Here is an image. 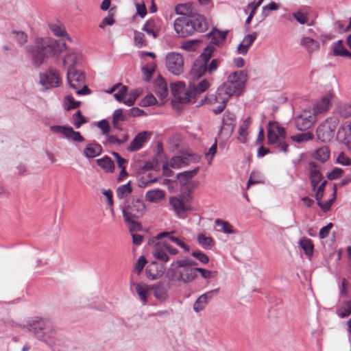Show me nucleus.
Segmentation results:
<instances>
[{
  "label": "nucleus",
  "mask_w": 351,
  "mask_h": 351,
  "mask_svg": "<svg viewBox=\"0 0 351 351\" xmlns=\"http://www.w3.org/2000/svg\"><path fill=\"white\" fill-rule=\"evenodd\" d=\"M124 221H130V218H140L145 212L143 201L139 198L129 197L121 206Z\"/></svg>",
  "instance_id": "nucleus-5"
},
{
  "label": "nucleus",
  "mask_w": 351,
  "mask_h": 351,
  "mask_svg": "<svg viewBox=\"0 0 351 351\" xmlns=\"http://www.w3.org/2000/svg\"><path fill=\"white\" fill-rule=\"evenodd\" d=\"M330 104V97L324 96L320 101H318L313 106V110L315 115L324 112L328 110Z\"/></svg>",
  "instance_id": "nucleus-28"
},
{
  "label": "nucleus",
  "mask_w": 351,
  "mask_h": 351,
  "mask_svg": "<svg viewBox=\"0 0 351 351\" xmlns=\"http://www.w3.org/2000/svg\"><path fill=\"white\" fill-rule=\"evenodd\" d=\"M207 304L208 302L206 301L205 299L201 295L193 304V310L196 313H198L204 309Z\"/></svg>",
  "instance_id": "nucleus-56"
},
{
  "label": "nucleus",
  "mask_w": 351,
  "mask_h": 351,
  "mask_svg": "<svg viewBox=\"0 0 351 351\" xmlns=\"http://www.w3.org/2000/svg\"><path fill=\"white\" fill-rule=\"evenodd\" d=\"M191 156V154L174 156L171 159L169 165L173 169H179L185 167L189 164L188 159Z\"/></svg>",
  "instance_id": "nucleus-33"
},
{
  "label": "nucleus",
  "mask_w": 351,
  "mask_h": 351,
  "mask_svg": "<svg viewBox=\"0 0 351 351\" xmlns=\"http://www.w3.org/2000/svg\"><path fill=\"white\" fill-rule=\"evenodd\" d=\"M221 92L217 89L215 94H210L204 98V101L209 104H215L219 103V105L213 109V112L219 114L223 111L226 106V104L230 98H226L225 96H221Z\"/></svg>",
  "instance_id": "nucleus-13"
},
{
  "label": "nucleus",
  "mask_w": 351,
  "mask_h": 351,
  "mask_svg": "<svg viewBox=\"0 0 351 351\" xmlns=\"http://www.w3.org/2000/svg\"><path fill=\"white\" fill-rule=\"evenodd\" d=\"M267 143L269 145L276 144L277 147L279 148V151L285 154L288 152L289 145L278 136L273 127L269 125L267 131Z\"/></svg>",
  "instance_id": "nucleus-16"
},
{
  "label": "nucleus",
  "mask_w": 351,
  "mask_h": 351,
  "mask_svg": "<svg viewBox=\"0 0 351 351\" xmlns=\"http://www.w3.org/2000/svg\"><path fill=\"white\" fill-rule=\"evenodd\" d=\"M197 239L198 243L206 250H210L214 246V241L210 237H206L204 234H199Z\"/></svg>",
  "instance_id": "nucleus-44"
},
{
  "label": "nucleus",
  "mask_w": 351,
  "mask_h": 351,
  "mask_svg": "<svg viewBox=\"0 0 351 351\" xmlns=\"http://www.w3.org/2000/svg\"><path fill=\"white\" fill-rule=\"evenodd\" d=\"M235 118L236 117L234 113L226 111L223 116V125H227L233 128L234 125Z\"/></svg>",
  "instance_id": "nucleus-53"
},
{
  "label": "nucleus",
  "mask_w": 351,
  "mask_h": 351,
  "mask_svg": "<svg viewBox=\"0 0 351 351\" xmlns=\"http://www.w3.org/2000/svg\"><path fill=\"white\" fill-rule=\"evenodd\" d=\"M154 90L161 100L165 99L168 95L167 84L160 75L154 81Z\"/></svg>",
  "instance_id": "nucleus-20"
},
{
  "label": "nucleus",
  "mask_w": 351,
  "mask_h": 351,
  "mask_svg": "<svg viewBox=\"0 0 351 351\" xmlns=\"http://www.w3.org/2000/svg\"><path fill=\"white\" fill-rule=\"evenodd\" d=\"M300 45L309 53H312L319 47V42L310 37H303L301 39Z\"/></svg>",
  "instance_id": "nucleus-35"
},
{
  "label": "nucleus",
  "mask_w": 351,
  "mask_h": 351,
  "mask_svg": "<svg viewBox=\"0 0 351 351\" xmlns=\"http://www.w3.org/2000/svg\"><path fill=\"white\" fill-rule=\"evenodd\" d=\"M165 197V192L160 189L149 190L145 194V199L149 202H158Z\"/></svg>",
  "instance_id": "nucleus-34"
},
{
  "label": "nucleus",
  "mask_w": 351,
  "mask_h": 351,
  "mask_svg": "<svg viewBox=\"0 0 351 351\" xmlns=\"http://www.w3.org/2000/svg\"><path fill=\"white\" fill-rule=\"evenodd\" d=\"M313 138H314V136H313V133H311L310 132H304V133H302V134H299L298 135L291 136V139L293 141L298 143L313 140Z\"/></svg>",
  "instance_id": "nucleus-50"
},
{
  "label": "nucleus",
  "mask_w": 351,
  "mask_h": 351,
  "mask_svg": "<svg viewBox=\"0 0 351 351\" xmlns=\"http://www.w3.org/2000/svg\"><path fill=\"white\" fill-rule=\"evenodd\" d=\"M49 27L54 36L60 37L66 36L69 40H71V38L67 35L64 28L59 22L49 24Z\"/></svg>",
  "instance_id": "nucleus-40"
},
{
  "label": "nucleus",
  "mask_w": 351,
  "mask_h": 351,
  "mask_svg": "<svg viewBox=\"0 0 351 351\" xmlns=\"http://www.w3.org/2000/svg\"><path fill=\"white\" fill-rule=\"evenodd\" d=\"M214 51V47L207 46L204 51L194 62L191 68V75L193 78H199L207 72V64L210 60Z\"/></svg>",
  "instance_id": "nucleus-7"
},
{
  "label": "nucleus",
  "mask_w": 351,
  "mask_h": 351,
  "mask_svg": "<svg viewBox=\"0 0 351 351\" xmlns=\"http://www.w3.org/2000/svg\"><path fill=\"white\" fill-rule=\"evenodd\" d=\"M50 130L55 134H62L69 141L82 143L85 140L80 132L75 131L71 126L51 125L50 126Z\"/></svg>",
  "instance_id": "nucleus-11"
},
{
  "label": "nucleus",
  "mask_w": 351,
  "mask_h": 351,
  "mask_svg": "<svg viewBox=\"0 0 351 351\" xmlns=\"http://www.w3.org/2000/svg\"><path fill=\"white\" fill-rule=\"evenodd\" d=\"M299 244L306 255L308 256H312L313 252V244L310 239L303 238L300 240Z\"/></svg>",
  "instance_id": "nucleus-45"
},
{
  "label": "nucleus",
  "mask_w": 351,
  "mask_h": 351,
  "mask_svg": "<svg viewBox=\"0 0 351 351\" xmlns=\"http://www.w3.org/2000/svg\"><path fill=\"white\" fill-rule=\"evenodd\" d=\"M247 79V74L243 71L233 72L228 75L226 82L217 89L221 92V96H225L226 98H230L234 95L239 96L243 90Z\"/></svg>",
  "instance_id": "nucleus-4"
},
{
  "label": "nucleus",
  "mask_w": 351,
  "mask_h": 351,
  "mask_svg": "<svg viewBox=\"0 0 351 351\" xmlns=\"http://www.w3.org/2000/svg\"><path fill=\"white\" fill-rule=\"evenodd\" d=\"M134 39L135 45L138 47H142L147 45L145 35L142 32L135 31Z\"/></svg>",
  "instance_id": "nucleus-57"
},
{
  "label": "nucleus",
  "mask_w": 351,
  "mask_h": 351,
  "mask_svg": "<svg viewBox=\"0 0 351 351\" xmlns=\"http://www.w3.org/2000/svg\"><path fill=\"white\" fill-rule=\"evenodd\" d=\"M84 155L88 158H93L99 156L102 152V147L98 143L93 141L88 143L84 149Z\"/></svg>",
  "instance_id": "nucleus-25"
},
{
  "label": "nucleus",
  "mask_w": 351,
  "mask_h": 351,
  "mask_svg": "<svg viewBox=\"0 0 351 351\" xmlns=\"http://www.w3.org/2000/svg\"><path fill=\"white\" fill-rule=\"evenodd\" d=\"M97 127L101 130L102 134L105 136H108L110 132V128L109 122L106 119H102L99 121L97 124Z\"/></svg>",
  "instance_id": "nucleus-62"
},
{
  "label": "nucleus",
  "mask_w": 351,
  "mask_h": 351,
  "mask_svg": "<svg viewBox=\"0 0 351 351\" xmlns=\"http://www.w3.org/2000/svg\"><path fill=\"white\" fill-rule=\"evenodd\" d=\"M330 148L328 146H323L317 149L315 152V158L324 163L327 161L330 157Z\"/></svg>",
  "instance_id": "nucleus-42"
},
{
  "label": "nucleus",
  "mask_w": 351,
  "mask_h": 351,
  "mask_svg": "<svg viewBox=\"0 0 351 351\" xmlns=\"http://www.w3.org/2000/svg\"><path fill=\"white\" fill-rule=\"evenodd\" d=\"M146 276L150 280H156L163 275V267L156 262H152L146 268Z\"/></svg>",
  "instance_id": "nucleus-22"
},
{
  "label": "nucleus",
  "mask_w": 351,
  "mask_h": 351,
  "mask_svg": "<svg viewBox=\"0 0 351 351\" xmlns=\"http://www.w3.org/2000/svg\"><path fill=\"white\" fill-rule=\"evenodd\" d=\"M308 13L304 9H300L297 12H293V17L301 25H312V21H309Z\"/></svg>",
  "instance_id": "nucleus-30"
},
{
  "label": "nucleus",
  "mask_w": 351,
  "mask_h": 351,
  "mask_svg": "<svg viewBox=\"0 0 351 351\" xmlns=\"http://www.w3.org/2000/svg\"><path fill=\"white\" fill-rule=\"evenodd\" d=\"M336 193H337L336 184H334V191L332 193V197L330 199H328V201H326L324 202H322L321 201L322 199H319V200H317V205L320 207V208L322 210L323 212L326 213L330 209L331 205L336 199Z\"/></svg>",
  "instance_id": "nucleus-43"
},
{
  "label": "nucleus",
  "mask_w": 351,
  "mask_h": 351,
  "mask_svg": "<svg viewBox=\"0 0 351 351\" xmlns=\"http://www.w3.org/2000/svg\"><path fill=\"white\" fill-rule=\"evenodd\" d=\"M40 84L46 89L58 86L61 79L57 70L49 68L47 72L40 73Z\"/></svg>",
  "instance_id": "nucleus-10"
},
{
  "label": "nucleus",
  "mask_w": 351,
  "mask_h": 351,
  "mask_svg": "<svg viewBox=\"0 0 351 351\" xmlns=\"http://www.w3.org/2000/svg\"><path fill=\"white\" fill-rule=\"evenodd\" d=\"M268 125L270 127H273L278 136H280L282 141H285L287 137V131L284 127L279 125L276 121H269Z\"/></svg>",
  "instance_id": "nucleus-51"
},
{
  "label": "nucleus",
  "mask_w": 351,
  "mask_h": 351,
  "mask_svg": "<svg viewBox=\"0 0 351 351\" xmlns=\"http://www.w3.org/2000/svg\"><path fill=\"white\" fill-rule=\"evenodd\" d=\"M176 265L180 267L194 268L193 266L197 265V263L193 260L186 258L176 261Z\"/></svg>",
  "instance_id": "nucleus-60"
},
{
  "label": "nucleus",
  "mask_w": 351,
  "mask_h": 351,
  "mask_svg": "<svg viewBox=\"0 0 351 351\" xmlns=\"http://www.w3.org/2000/svg\"><path fill=\"white\" fill-rule=\"evenodd\" d=\"M73 124L77 129L80 128L82 124L87 123V120L82 115V113L80 110H77L73 115Z\"/></svg>",
  "instance_id": "nucleus-52"
},
{
  "label": "nucleus",
  "mask_w": 351,
  "mask_h": 351,
  "mask_svg": "<svg viewBox=\"0 0 351 351\" xmlns=\"http://www.w3.org/2000/svg\"><path fill=\"white\" fill-rule=\"evenodd\" d=\"M191 255L193 257L198 259L201 263H202L204 264H206V263H208V261H209V258H208V256L206 254L201 252L200 250L193 251L191 253Z\"/></svg>",
  "instance_id": "nucleus-64"
},
{
  "label": "nucleus",
  "mask_w": 351,
  "mask_h": 351,
  "mask_svg": "<svg viewBox=\"0 0 351 351\" xmlns=\"http://www.w3.org/2000/svg\"><path fill=\"white\" fill-rule=\"evenodd\" d=\"M335 127L328 121L321 123L316 130L317 139L322 143H327L334 136Z\"/></svg>",
  "instance_id": "nucleus-14"
},
{
  "label": "nucleus",
  "mask_w": 351,
  "mask_h": 351,
  "mask_svg": "<svg viewBox=\"0 0 351 351\" xmlns=\"http://www.w3.org/2000/svg\"><path fill=\"white\" fill-rule=\"evenodd\" d=\"M208 27L205 17L200 14L191 15L190 17L182 16L174 22V29L181 37H188L195 32H204Z\"/></svg>",
  "instance_id": "nucleus-3"
},
{
  "label": "nucleus",
  "mask_w": 351,
  "mask_h": 351,
  "mask_svg": "<svg viewBox=\"0 0 351 351\" xmlns=\"http://www.w3.org/2000/svg\"><path fill=\"white\" fill-rule=\"evenodd\" d=\"M199 167H197L193 170L185 171L181 172L177 175L178 179L180 182H183L184 183L186 182L190 179L193 178L198 172Z\"/></svg>",
  "instance_id": "nucleus-47"
},
{
  "label": "nucleus",
  "mask_w": 351,
  "mask_h": 351,
  "mask_svg": "<svg viewBox=\"0 0 351 351\" xmlns=\"http://www.w3.org/2000/svg\"><path fill=\"white\" fill-rule=\"evenodd\" d=\"M97 164L101 167L106 172L112 173L114 169V164L112 160L105 156L104 157L97 159Z\"/></svg>",
  "instance_id": "nucleus-36"
},
{
  "label": "nucleus",
  "mask_w": 351,
  "mask_h": 351,
  "mask_svg": "<svg viewBox=\"0 0 351 351\" xmlns=\"http://www.w3.org/2000/svg\"><path fill=\"white\" fill-rule=\"evenodd\" d=\"M127 120V117L123 112V109L118 108L115 110L112 114V125L114 128L118 130H122L121 125L119 123L120 121H125Z\"/></svg>",
  "instance_id": "nucleus-31"
},
{
  "label": "nucleus",
  "mask_w": 351,
  "mask_h": 351,
  "mask_svg": "<svg viewBox=\"0 0 351 351\" xmlns=\"http://www.w3.org/2000/svg\"><path fill=\"white\" fill-rule=\"evenodd\" d=\"M333 52L335 56L351 58V53L343 47V42L341 40L334 44Z\"/></svg>",
  "instance_id": "nucleus-39"
},
{
  "label": "nucleus",
  "mask_w": 351,
  "mask_h": 351,
  "mask_svg": "<svg viewBox=\"0 0 351 351\" xmlns=\"http://www.w3.org/2000/svg\"><path fill=\"white\" fill-rule=\"evenodd\" d=\"M66 49L64 42L51 38H38L32 46V59L36 66L43 64L50 57H58Z\"/></svg>",
  "instance_id": "nucleus-1"
},
{
  "label": "nucleus",
  "mask_w": 351,
  "mask_h": 351,
  "mask_svg": "<svg viewBox=\"0 0 351 351\" xmlns=\"http://www.w3.org/2000/svg\"><path fill=\"white\" fill-rule=\"evenodd\" d=\"M128 93V87L125 85L121 84L117 90V92L114 94V97L119 102H123L125 100L124 97L126 96Z\"/></svg>",
  "instance_id": "nucleus-55"
},
{
  "label": "nucleus",
  "mask_w": 351,
  "mask_h": 351,
  "mask_svg": "<svg viewBox=\"0 0 351 351\" xmlns=\"http://www.w3.org/2000/svg\"><path fill=\"white\" fill-rule=\"evenodd\" d=\"M167 250L166 241H158L154 245L152 254L155 258L166 263L169 260Z\"/></svg>",
  "instance_id": "nucleus-17"
},
{
  "label": "nucleus",
  "mask_w": 351,
  "mask_h": 351,
  "mask_svg": "<svg viewBox=\"0 0 351 351\" xmlns=\"http://www.w3.org/2000/svg\"><path fill=\"white\" fill-rule=\"evenodd\" d=\"M227 32H221L216 28H213L211 32L206 34V36L211 38L210 45H219L226 40Z\"/></svg>",
  "instance_id": "nucleus-26"
},
{
  "label": "nucleus",
  "mask_w": 351,
  "mask_h": 351,
  "mask_svg": "<svg viewBox=\"0 0 351 351\" xmlns=\"http://www.w3.org/2000/svg\"><path fill=\"white\" fill-rule=\"evenodd\" d=\"M169 285L167 282H158L154 288V294L156 299L165 300L168 296Z\"/></svg>",
  "instance_id": "nucleus-24"
},
{
  "label": "nucleus",
  "mask_w": 351,
  "mask_h": 351,
  "mask_svg": "<svg viewBox=\"0 0 351 351\" xmlns=\"http://www.w3.org/2000/svg\"><path fill=\"white\" fill-rule=\"evenodd\" d=\"M149 135H150V133L147 131H143L137 134L131 141L128 147V150L130 152H134L141 149L143 144L147 141Z\"/></svg>",
  "instance_id": "nucleus-18"
},
{
  "label": "nucleus",
  "mask_w": 351,
  "mask_h": 351,
  "mask_svg": "<svg viewBox=\"0 0 351 351\" xmlns=\"http://www.w3.org/2000/svg\"><path fill=\"white\" fill-rule=\"evenodd\" d=\"M182 274V282L186 284L193 281L197 276L195 268L181 267Z\"/></svg>",
  "instance_id": "nucleus-38"
},
{
  "label": "nucleus",
  "mask_w": 351,
  "mask_h": 351,
  "mask_svg": "<svg viewBox=\"0 0 351 351\" xmlns=\"http://www.w3.org/2000/svg\"><path fill=\"white\" fill-rule=\"evenodd\" d=\"M77 54L74 52L68 53L63 59V64L67 66L68 69L75 68V66L77 63Z\"/></svg>",
  "instance_id": "nucleus-46"
},
{
  "label": "nucleus",
  "mask_w": 351,
  "mask_h": 351,
  "mask_svg": "<svg viewBox=\"0 0 351 351\" xmlns=\"http://www.w3.org/2000/svg\"><path fill=\"white\" fill-rule=\"evenodd\" d=\"M157 103L156 97L152 94L146 95L141 101V106L143 107L151 106Z\"/></svg>",
  "instance_id": "nucleus-61"
},
{
  "label": "nucleus",
  "mask_w": 351,
  "mask_h": 351,
  "mask_svg": "<svg viewBox=\"0 0 351 351\" xmlns=\"http://www.w3.org/2000/svg\"><path fill=\"white\" fill-rule=\"evenodd\" d=\"M336 314L341 318L348 317L351 314V301L344 300L336 306Z\"/></svg>",
  "instance_id": "nucleus-29"
},
{
  "label": "nucleus",
  "mask_w": 351,
  "mask_h": 351,
  "mask_svg": "<svg viewBox=\"0 0 351 351\" xmlns=\"http://www.w3.org/2000/svg\"><path fill=\"white\" fill-rule=\"evenodd\" d=\"M215 223L218 227H220V231L226 233V234H232L234 233V230L230 223L228 221H223L220 219H217L215 221Z\"/></svg>",
  "instance_id": "nucleus-48"
},
{
  "label": "nucleus",
  "mask_w": 351,
  "mask_h": 351,
  "mask_svg": "<svg viewBox=\"0 0 351 351\" xmlns=\"http://www.w3.org/2000/svg\"><path fill=\"white\" fill-rule=\"evenodd\" d=\"M316 115L313 114L305 117L302 114L298 116L295 119L296 128L298 130L305 131L312 127L316 120Z\"/></svg>",
  "instance_id": "nucleus-19"
},
{
  "label": "nucleus",
  "mask_w": 351,
  "mask_h": 351,
  "mask_svg": "<svg viewBox=\"0 0 351 351\" xmlns=\"http://www.w3.org/2000/svg\"><path fill=\"white\" fill-rule=\"evenodd\" d=\"M135 289L141 300L143 304H145L147 302L149 286L145 284L136 283L135 285Z\"/></svg>",
  "instance_id": "nucleus-41"
},
{
  "label": "nucleus",
  "mask_w": 351,
  "mask_h": 351,
  "mask_svg": "<svg viewBox=\"0 0 351 351\" xmlns=\"http://www.w3.org/2000/svg\"><path fill=\"white\" fill-rule=\"evenodd\" d=\"M167 70L173 75H178L184 71V59L182 56L177 52H170L166 56Z\"/></svg>",
  "instance_id": "nucleus-9"
},
{
  "label": "nucleus",
  "mask_w": 351,
  "mask_h": 351,
  "mask_svg": "<svg viewBox=\"0 0 351 351\" xmlns=\"http://www.w3.org/2000/svg\"><path fill=\"white\" fill-rule=\"evenodd\" d=\"M209 86V82L205 79L197 84H191L189 90L184 91L183 95H179L178 99L182 104L189 103L192 98H195L197 95L206 91Z\"/></svg>",
  "instance_id": "nucleus-8"
},
{
  "label": "nucleus",
  "mask_w": 351,
  "mask_h": 351,
  "mask_svg": "<svg viewBox=\"0 0 351 351\" xmlns=\"http://www.w3.org/2000/svg\"><path fill=\"white\" fill-rule=\"evenodd\" d=\"M162 26V21L158 18H152L146 21L142 29L148 35L156 38Z\"/></svg>",
  "instance_id": "nucleus-15"
},
{
  "label": "nucleus",
  "mask_w": 351,
  "mask_h": 351,
  "mask_svg": "<svg viewBox=\"0 0 351 351\" xmlns=\"http://www.w3.org/2000/svg\"><path fill=\"white\" fill-rule=\"evenodd\" d=\"M29 332L49 347H53L60 340V336L47 319L34 317L27 322Z\"/></svg>",
  "instance_id": "nucleus-2"
},
{
  "label": "nucleus",
  "mask_w": 351,
  "mask_h": 351,
  "mask_svg": "<svg viewBox=\"0 0 351 351\" xmlns=\"http://www.w3.org/2000/svg\"><path fill=\"white\" fill-rule=\"evenodd\" d=\"M65 104H66V110H70L71 109H75L77 108L80 102L75 101L71 96H66L64 99Z\"/></svg>",
  "instance_id": "nucleus-59"
},
{
  "label": "nucleus",
  "mask_w": 351,
  "mask_h": 351,
  "mask_svg": "<svg viewBox=\"0 0 351 351\" xmlns=\"http://www.w3.org/2000/svg\"><path fill=\"white\" fill-rule=\"evenodd\" d=\"M308 165L310 167L309 177L311 180V185L313 190H315L319 182L322 179V175L315 162H310Z\"/></svg>",
  "instance_id": "nucleus-23"
},
{
  "label": "nucleus",
  "mask_w": 351,
  "mask_h": 351,
  "mask_svg": "<svg viewBox=\"0 0 351 351\" xmlns=\"http://www.w3.org/2000/svg\"><path fill=\"white\" fill-rule=\"evenodd\" d=\"M16 42L22 45L27 42V36L22 31L14 30L12 32Z\"/></svg>",
  "instance_id": "nucleus-58"
},
{
  "label": "nucleus",
  "mask_w": 351,
  "mask_h": 351,
  "mask_svg": "<svg viewBox=\"0 0 351 351\" xmlns=\"http://www.w3.org/2000/svg\"><path fill=\"white\" fill-rule=\"evenodd\" d=\"M251 123L250 118L245 119L239 127V136L237 139L242 143H245L247 141V130Z\"/></svg>",
  "instance_id": "nucleus-37"
},
{
  "label": "nucleus",
  "mask_w": 351,
  "mask_h": 351,
  "mask_svg": "<svg viewBox=\"0 0 351 351\" xmlns=\"http://www.w3.org/2000/svg\"><path fill=\"white\" fill-rule=\"evenodd\" d=\"M132 191V187L130 186V182H128L125 184H123L117 189V196L119 199H123V197L128 196Z\"/></svg>",
  "instance_id": "nucleus-49"
},
{
  "label": "nucleus",
  "mask_w": 351,
  "mask_h": 351,
  "mask_svg": "<svg viewBox=\"0 0 351 351\" xmlns=\"http://www.w3.org/2000/svg\"><path fill=\"white\" fill-rule=\"evenodd\" d=\"M155 70V64H151L149 65H145L142 67V72L145 76L144 80L149 82L152 77V75Z\"/></svg>",
  "instance_id": "nucleus-54"
},
{
  "label": "nucleus",
  "mask_w": 351,
  "mask_h": 351,
  "mask_svg": "<svg viewBox=\"0 0 351 351\" xmlns=\"http://www.w3.org/2000/svg\"><path fill=\"white\" fill-rule=\"evenodd\" d=\"M66 77L69 86L76 90L77 95L90 93V89L85 84V75L83 71L75 68L68 69Z\"/></svg>",
  "instance_id": "nucleus-6"
},
{
  "label": "nucleus",
  "mask_w": 351,
  "mask_h": 351,
  "mask_svg": "<svg viewBox=\"0 0 351 351\" xmlns=\"http://www.w3.org/2000/svg\"><path fill=\"white\" fill-rule=\"evenodd\" d=\"M178 14L183 15V16L190 17L191 15L197 14L198 13L193 9L191 4H179L175 8Z\"/></svg>",
  "instance_id": "nucleus-32"
},
{
  "label": "nucleus",
  "mask_w": 351,
  "mask_h": 351,
  "mask_svg": "<svg viewBox=\"0 0 351 351\" xmlns=\"http://www.w3.org/2000/svg\"><path fill=\"white\" fill-rule=\"evenodd\" d=\"M181 267L176 265V262H173L167 269L165 277L171 282H182V274Z\"/></svg>",
  "instance_id": "nucleus-21"
},
{
  "label": "nucleus",
  "mask_w": 351,
  "mask_h": 351,
  "mask_svg": "<svg viewBox=\"0 0 351 351\" xmlns=\"http://www.w3.org/2000/svg\"><path fill=\"white\" fill-rule=\"evenodd\" d=\"M343 173V169L338 167H335L330 173H328L327 178L330 180H337L341 177Z\"/></svg>",
  "instance_id": "nucleus-63"
},
{
  "label": "nucleus",
  "mask_w": 351,
  "mask_h": 351,
  "mask_svg": "<svg viewBox=\"0 0 351 351\" xmlns=\"http://www.w3.org/2000/svg\"><path fill=\"white\" fill-rule=\"evenodd\" d=\"M191 199V197L190 195L187 196L185 200L178 197L169 198V204L178 217L184 219L186 217V212L191 209L189 204Z\"/></svg>",
  "instance_id": "nucleus-12"
},
{
  "label": "nucleus",
  "mask_w": 351,
  "mask_h": 351,
  "mask_svg": "<svg viewBox=\"0 0 351 351\" xmlns=\"http://www.w3.org/2000/svg\"><path fill=\"white\" fill-rule=\"evenodd\" d=\"M163 237H167L169 241L176 243L177 245L182 247L184 252H189V250H190L189 246L188 245H186L184 241L180 240L179 238L171 235V232H160L156 236V238L157 239H160Z\"/></svg>",
  "instance_id": "nucleus-27"
}]
</instances>
